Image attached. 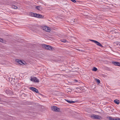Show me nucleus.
<instances>
[{
    "mask_svg": "<svg viewBox=\"0 0 120 120\" xmlns=\"http://www.w3.org/2000/svg\"><path fill=\"white\" fill-rule=\"evenodd\" d=\"M34 78H31L30 79V80H31V81H33L34 82Z\"/></svg>",
    "mask_w": 120,
    "mask_h": 120,
    "instance_id": "20",
    "label": "nucleus"
},
{
    "mask_svg": "<svg viewBox=\"0 0 120 120\" xmlns=\"http://www.w3.org/2000/svg\"><path fill=\"white\" fill-rule=\"evenodd\" d=\"M112 63L116 66H120V63L118 62L113 61L112 62Z\"/></svg>",
    "mask_w": 120,
    "mask_h": 120,
    "instance_id": "9",
    "label": "nucleus"
},
{
    "mask_svg": "<svg viewBox=\"0 0 120 120\" xmlns=\"http://www.w3.org/2000/svg\"><path fill=\"white\" fill-rule=\"evenodd\" d=\"M66 101L69 103H74L75 102V101H73L71 100H65Z\"/></svg>",
    "mask_w": 120,
    "mask_h": 120,
    "instance_id": "12",
    "label": "nucleus"
},
{
    "mask_svg": "<svg viewBox=\"0 0 120 120\" xmlns=\"http://www.w3.org/2000/svg\"><path fill=\"white\" fill-rule=\"evenodd\" d=\"M114 101L116 104H118L120 103V101L118 99H116Z\"/></svg>",
    "mask_w": 120,
    "mask_h": 120,
    "instance_id": "11",
    "label": "nucleus"
},
{
    "mask_svg": "<svg viewBox=\"0 0 120 120\" xmlns=\"http://www.w3.org/2000/svg\"><path fill=\"white\" fill-rule=\"evenodd\" d=\"M34 82H39V80L37 78L35 77Z\"/></svg>",
    "mask_w": 120,
    "mask_h": 120,
    "instance_id": "13",
    "label": "nucleus"
},
{
    "mask_svg": "<svg viewBox=\"0 0 120 120\" xmlns=\"http://www.w3.org/2000/svg\"><path fill=\"white\" fill-rule=\"evenodd\" d=\"M91 117L92 119H101L102 118L100 116L94 114H92Z\"/></svg>",
    "mask_w": 120,
    "mask_h": 120,
    "instance_id": "2",
    "label": "nucleus"
},
{
    "mask_svg": "<svg viewBox=\"0 0 120 120\" xmlns=\"http://www.w3.org/2000/svg\"><path fill=\"white\" fill-rule=\"evenodd\" d=\"M61 41L65 43L67 41V40L66 39H63L61 40Z\"/></svg>",
    "mask_w": 120,
    "mask_h": 120,
    "instance_id": "19",
    "label": "nucleus"
},
{
    "mask_svg": "<svg viewBox=\"0 0 120 120\" xmlns=\"http://www.w3.org/2000/svg\"><path fill=\"white\" fill-rule=\"evenodd\" d=\"M97 70L98 69L97 68H96L95 67H94L92 69V70L93 71H97Z\"/></svg>",
    "mask_w": 120,
    "mask_h": 120,
    "instance_id": "16",
    "label": "nucleus"
},
{
    "mask_svg": "<svg viewBox=\"0 0 120 120\" xmlns=\"http://www.w3.org/2000/svg\"><path fill=\"white\" fill-rule=\"evenodd\" d=\"M115 120H120V118H117L116 119H115Z\"/></svg>",
    "mask_w": 120,
    "mask_h": 120,
    "instance_id": "22",
    "label": "nucleus"
},
{
    "mask_svg": "<svg viewBox=\"0 0 120 120\" xmlns=\"http://www.w3.org/2000/svg\"><path fill=\"white\" fill-rule=\"evenodd\" d=\"M42 29L46 31L49 32L50 31V28L47 26H45L43 27Z\"/></svg>",
    "mask_w": 120,
    "mask_h": 120,
    "instance_id": "4",
    "label": "nucleus"
},
{
    "mask_svg": "<svg viewBox=\"0 0 120 120\" xmlns=\"http://www.w3.org/2000/svg\"><path fill=\"white\" fill-rule=\"evenodd\" d=\"M43 46V47L45 48V49L50 50H53L54 49L51 46L48 45H44Z\"/></svg>",
    "mask_w": 120,
    "mask_h": 120,
    "instance_id": "1",
    "label": "nucleus"
},
{
    "mask_svg": "<svg viewBox=\"0 0 120 120\" xmlns=\"http://www.w3.org/2000/svg\"><path fill=\"white\" fill-rule=\"evenodd\" d=\"M16 62L18 63L19 64H20L23 65V64L24 65L25 64L24 63L25 62L24 61V62L22 61L21 60H20L18 59H16Z\"/></svg>",
    "mask_w": 120,
    "mask_h": 120,
    "instance_id": "7",
    "label": "nucleus"
},
{
    "mask_svg": "<svg viewBox=\"0 0 120 120\" xmlns=\"http://www.w3.org/2000/svg\"><path fill=\"white\" fill-rule=\"evenodd\" d=\"M41 6H37L35 8L38 10L41 11L42 10V8H41Z\"/></svg>",
    "mask_w": 120,
    "mask_h": 120,
    "instance_id": "10",
    "label": "nucleus"
},
{
    "mask_svg": "<svg viewBox=\"0 0 120 120\" xmlns=\"http://www.w3.org/2000/svg\"><path fill=\"white\" fill-rule=\"evenodd\" d=\"M119 45H120V44H119Z\"/></svg>",
    "mask_w": 120,
    "mask_h": 120,
    "instance_id": "26",
    "label": "nucleus"
},
{
    "mask_svg": "<svg viewBox=\"0 0 120 120\" xmlns=\"http://www.w3.org/2000/svg\"><path fill=\"white\" fill-rule=\"evenodd\" d=\"M97 112H98V113H100V112H98V111H97Z\"/></svg>",
    "mask_w": 120,
    "mask_h": 120,
    "instance_id": "25",
    "label": "nucleus"
},
{
    "mask_svg": "<svg viewBox=\"0 0 120 120\" xmlns=\"http://www.w3.org/2000/svg\"><path fill=\"white\" fill-rule=\"evenodd\" d=\"M35 13H34L32 12H30V15L34 17L35 16Z\"/></svg>",
    "mask_w": 120,
    "mask_h": 120,
    "instance_id": "14",
    "label": "nucleus"
},
{
    "mask_svg": "<svg viewBox=\"0 0 120 120\" xmlns=\"http://www.w3.org/2000/svg\"><path fill=\"white\" fill-rule=\"evenodd\" d=\"M3 41V40L2 39L0 38V42H2Z\"/></svg>",
    "mask_w": 120,
    "mask_h": 120,
    "instance_id": "21",
    "label": "nucleus"
},
{
    "mask_svg": "<svg viewBox=\"0 0 120 120\" xmlns=\"http://www.w3.org/2000/svg\"><path fill=\"white\" fill-rule=\"evenodd\" d=\"M30 89L33 91L37 93H38V91L36 88L33 87H30L29 88Z\"/></svg>",
    "mask_w": 120,
    "mask_h": 120,
    "instance_id": "6",
    "label": "nucleus"
},
{
    "mask_svg": "<svg viewBox=\"0 0 120 120\" xmlns=\"http://www.w3.org/2000/svg\"><path fill=\"white\" fill-rule=\"evenodd\" d=\"M90 41L94 42V43H95L98 46L101 47H103V46L102 45L100 42L97 41L93 40H90Z\"/></svg>",
    "mask_w": 120,
    "mask_h": 120,
    "instance_id": "5",
    "label": "nucleus"
},
{
    "mask_svg": "<svg viewBox=\"0 0 120 120\" xmlns=\"http://www.w3.org/2000/svg\"><path fill=\"white\" fill-rule=\"evenodd\" d=\"M95 81L97 82V83L98 84H99L100 83V81L98 79H95Z\"/></svg>",
    "mask_w": 120,
    "mask_h": 120,
    "instance_id": "15",
    "label": "nucleus"
},
{
    "mask_svg": "<svg viewBox=\"0 0 120 120\" xmlns=\"http://www.w3.org/2000/svg\"><path fill=\"white\" fill-rule=\"evenodd\" d=\"M75 82H78V81L76 80H75Z\"/></svg>",
    "mask_w": 120,
    "mask_h": 120,
    "instance_id": "23",
    "label": "nucleus"
},
{
    "mask_svg": "<svg viewBox=\"0 0 120 120\" xmlns=\"http://www.w3.org/2000/svg\"><path fill=\"white\" fill-rule=\"evenodd\" d=\"M2 101V100H1V98H0V102H1Z\"/></svg>",
    "mask_w": 120,
    "mask_h": 120,
    "instance_id": "24",
    "label": "nucleus"
},
{
    "mask_svg": "<svg viewBox=\"0 0 120 120\" xmlns=\"http://www.w3.org/2000/svg\"><path fill=\"white\" fill-rule=\"evenodd\" d=\"M51 109L53 111L57 112L60 111V109L55 106H53L51 107Z\"/></svg>",
    "mask_w": 120,
    "mask_h": 120,
    "instance_id": "3",
    "label": "nucleus"
},
{
    "mask_svg": "<svg viewBox=\"0 0 120 120\" xmlns=\"http://www.w3.org/2000/svg\"><path fill=\"white\" fill-rule=\"evenodd\" d=\"M34 17L39 18H42L44 17V16L40 14L35 13Z\"/></svg>",
    "mask_w": 120,
    "mask_h": 120,
    "instance_id": "8",
    "label": "nucleus"
},
{
    "mask_svg": "<svg viewBox=\"0 0 120 120\" xmlns=\"http://www.w3.org/2000/svg\"><path fill=\"white\" fill-rule=\"evenodd\" d=\"M109 119L110 120H115V119H114L113 118H112L111 117H109Z\"/></svg>",
    "mask_w": 120,
    "mask_h": 120,
    "instance_id": "18",
    "label": "nucleus"
},
{
    "mask_svg": "<svg viewBox=\"0 0 120 120\" xmlns=\"http://www.w3.org/2000/svg\"><path fill=\"white\" fill-rule=\"evenodd\" d=\"M12 8L15 9H17V7L16 6L14 5H12Z\"/></svg>",
    "mask_w": 120,
    "mask_h": 120,
    "instance_id": "17",
    "label": "nucleus"
}]
</instances>
